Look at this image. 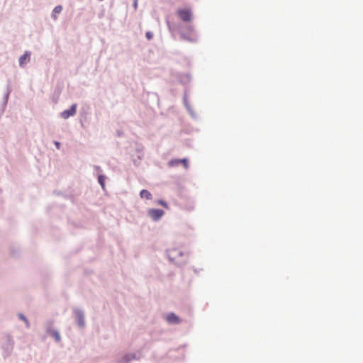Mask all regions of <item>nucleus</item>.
<instances>
[{
	"mask_svg": "<svg viewBox=\"0 0 363 363\" xmlns=\"http://www.w3.org/2000/svg\"><path fill=\"white\" fill-rule=\"evenodd\" d=\"M179 18L185 22H189L192 18V14L189 9H179L177 11Z\"/></svg>",
	"mask_w": 363,
	"mask_h": 363,
	"instance_id": "f257e3e1",
	"label": "nucleus"
},
{
	"mask_svg": "<svg viewBox=\"0 0 363 363\" xmlns=\"http://www.w3.org/2000/svg\"><path fill=\"white\" fill-rule=\"evenodd\" d=\"M148 215L154 220H157L164 215V211L161 209L151 208L148 211Z\"/></svg>",
	"mask_w": 363,
	"mask_h": 363,
	"instance_id": "f03ea898",
	"label": "nucleus"
},
{
	"mask_svg": "<svg viewBox=\"0 0 363 363\" xmlns=\"http://www.w3.org/2000/svg\"><path fill=\"white\" fill-rule=\"evenodd\" d=\"M77 111V105L73 104L69 109L64 111L61 116L63 118L67 119L70 116H74Z\"/></svg>",
	"mask_w": 363,
	"mask_h": 363,
	"instance_id": "7ed1b4c3",
	"label": "nucleus"
},
{
	"mask_svg": "<svg viewBox=\"0 0 363 363\" xmlns=\"http://www.w3.org/2000/svg\"><path fill=\"white\" fill-rule=\"evenodd\" d=\"M136 357L135 354H128L125 355L119 362V363H128L132 359H135Z\"/></svg>",
	"mask_w": 363,
	"mask_h": 363,
	"instance_id": "20e7f679",
	"label": "nucleus"
},
{
	"mask_svg": "<svg viewBox=\"0 0 363 363\" xmlns=\"http://www.w3.org/2000/svg\"><path fill=\"white\" fill-rule=\"evenodd\" d=\"M167 320L171 323H179V318L174 313H170L167 315Z\"/></svg>",
	"mask_w": 363,
	"mask_h": 363,
	"instance_id": "39448f33",
	"label": "nucleus"
},
{
	"mask_svg": "<svg viewBox=\"0 0 363 363\" xmlns=\"http://www.w3.org/2000/svg\"><path fill=\"white\" fill-rule=\"evenodd\" d=\"M140 196L141 198H145L146 199H151L152 198V194L146 189H143L140 193Z\"/></svg>",
	"mask_w": 363,
	"mask_h": 363,
	"instance_id": "423d86ee",
	"label": "nucleus"
},
{
	"mask_svg": "<svg viewBox=\"0 0 363 363\" xmlns=\"http://www.w3.org/2000/svg\"><path fill=\"white\" fill-rule=\"evenodd\" d=\"M30 55L28 52L24 53L19 59L20 65H23L26 60H29Z\"/></svg>",
	"mask_w": 363,
	"mask_h": 363,
	"instance_id": "0eeeda50",
	"label": "nucleus"
},
{
	"mask_svg": "<svg viewBox=\"0 0 363 363\" xmlns=\"http://www.w3.org/2000/svg\"><path fill=\"white\" fill-rule=\"evenodd\" d=\"M62 10V6H57L56 7H55V9H53V11H52V17L54 19H57V15L59 14Z\"/></svg>",
	"mask_w": 363,
	"mask_h": 363,
	"instance_id": "6e6552de",
	"label": "nucleus"
},
{
	"mask_svg": "<svg viewBox=\"0 0 363 363\" xmlns=\"http://www.w3.org/2000/svg\"><path fill=\"white\" fill-rule=\"evenodd\" d=\"M181 160H172L169 162V166L170 167H174L177 166L179 164H180Z\"/></svg>",
	"mask_w": 363,
	"mask_h": 363,
	"instance_id": "1a4fd4ad",
	"label": "nucleus"
},
{
	"mask_svg": "<svg viewBox=\"0 0 363 363\" xmlns=\"http://www.w3.org/2000/svg\"><path fill=\"white\" fill-rule=\"evenodd\" d=\"M19 318L26 323V327L28 328L29 323H28V320H27V318L23 314H19Z\"/></svg>",
	"mask_w": 363,
	"mask_h": 363,
	"instance_id": "9d476101",
	"label": "nucleus"
},
{
	"mask_svg": "<svg viewBox=\"0 0 363 363\" xmlns=\"http://www.w3.org/2000/svg\"><path fill=\"white\" fill-rule=\"evenodd\" d=\"M98 179H99V182L100 183V184L104 188V177L102 176V175H100V176H99Z\"/></svg>",
	"mask_w": 363,
	"mask_h": 363,
	"instance_id": "9b49d317",
	"label": "nucleus"
},
{
	"mask_svg": "<svg viewBox=\"0 0 363 363\" xmlns=\"http://www.w3.org/2000/svg\"><path fill=\"white\" fill-rule=\"evenodd\" d=\"M158 203L160 205L162 206L163 207L166 208H168L167 203L165 201H162V200H159L158 201Z\"/></svg>",
	"mask_w": 363,
	"mask_h": 363,
	"instance_id": "f8f14e48",
	"label": "nucleus"
},
{
	"mask_svg": "<svg viewBox=\"0 0 363 363\" xmlns=\"http://www.w3.org/2000/svg\"><path fill=\"white\" fill-rule=\"evenodd\" d=\"M52 336L55 338V340H56L57 341H60V335H59V333H57V332H53V333H52Z\"/></svg>",
	"mask_w": 363,
	"mask_h": 363,
	"instance_id": "ddd939ff",
	"label": "nucleus"
},
{
	"mask_svg": "<svg viewBox=\"0 0 363 363\" xmlns=\"http://www.w3.org/2000/svg\"><path fill=\"white\" fill-rule=\"evenodd\" d=\"M146 37L148 40H151L153 37V34L150 31L146 33Z\"/></svg>",
	"mask_w": 363,
	"mask_h": 363,
	"instance_id": "4468645a",
	"label": "nucleus"
},
{
	"mask_svg": "<svg viewBox=\"0 0 363 363\" xmlns=\"http://www.w3.org/2000/svg\"><path fill=\"white\" fill-rule=\"evenodd\" d=\"M184 164V166L186 168L187 167V160L186 159L181 160V162Z\"/></svg>",
	"mask_w": 363,
	"mask_h": 363,
	"instance_id": "2eb2a0df",
	"label": "nucleus"
},
{
	"mask_svg": "<svg viewBox=\"0 0 363 363\" xmlns=\"http://www.w3.org/2000/svg\"><path fill=\"white\" fill-rule=\"evenodd\" d=\"M55 145H56L57 149H60V143L57 141L55 142Z\"/></svg>",
	"mask_w": 363,
	"mask_h": 363,
	"instance_id": "dca6fc26",
	"label": "nucleus"
},
{
	"mask_svg": "<svg viewBox=\"0 0 363 363\" xmlns=\"http://www.w3.org/2000/svg\"><path fill=\"white\" fill-rule=\"evenodd\" d=\"M79 325H80L81 326H83V323H82V321H81V320L79 321Z\"/></svg>",
	"mask_w": 363,
	"mask_h": 363,
	"instance_id": "f3484780",
	"label": "nucleus"
}]
</instances>
